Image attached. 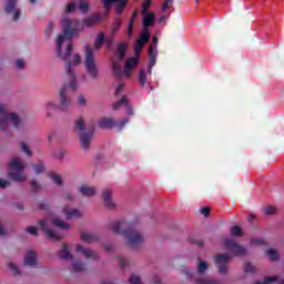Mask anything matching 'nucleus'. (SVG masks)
Returning <instances> with one entry per match:
<instances>
[{"label":"nucleus","mask_w":284,"mask_h":284,"mask_svg":"<svg viewBox=\"0 0 284 284\" xmlns=\"http://www.w3.org/2000/svg\"><path fill=\"white\" fill-rule=\"evenodd\" d=\"M244 272L246 274H254V272H256V268L254 267V265H252V263L246 262L244 265Z\"/></svg>","instance_id":"nucleus-41"},{"label":"nucleus","mask_w":284,"mask_h":284,"mask_svg":"<svg viewBox=\"0 0 284 284\" xmlns=\"http://www.w3.org/2000/svg\"><path fill=\"white\" fill-rule=\"evenodd\" d=\"M30 185H31L34 194H37V192H39V190H41V185L39 183H37V180L31 181Z\"/></svg>","instance_id":"nucleus-47"},{"label":"nucleus","mask_w":284,"mask_h":284,"mask_svg":"<svg viewBox=\"0 0 284 284\" xmlns=\"http://www.w3.org/2000/svg\"><path fill=\"white\" fill-rule=\"evenodd\" d=\"M0 187L1 190H6V187H10V181L0 179Z\"/></svg>","instance_id":"nucleus-56"},{"label":"nucleus","mask_w":284,"mask_h":284,"mask_svg":"<svg viewBox=\"0 0 284 284\" xmlns=\"http://www.w3.org/2000/svg\"><path fill=\"white\" fill-rule=\"evenodd\" d=\"M79 63H81V55L75 54L73 57V65H79Z\"/></svg>","instance_id":"nucleus-61"},{"label":"nucleus","mask_w":284,"mask_h":284,"mask_svg":"<svg viewBox=\"0 0 284 284\" xmlns=\"http://www.w3.org/2000/svg\"><path fill=\"white\" fill-rule=\"evenodd\" d=\"M159 43V38L153 37V43L149 47V73L152 72V68L156 65V57H159V51L156 45Z\"/></svg>","instance_id":"nucleus-11"},{"label":"nucleus","mask_w":284,"mask_h":284,"mask_svg":"<svg viewBox=\"0 0 284 284\" xmlns=\"http://www.w3.org/2000/svg\"><path fill=\"white\" fill-rule=\"evenodd\" d=\"M136 17H139V12L138 11H133L132 13V18L129 22V26H128V34L129 37H132V32L134 30V19H136Z\"/></svg>","instance_id":"nucleus-28"},{"label":"nucleus","mask_w":284,"mask_h":284,"mask_svg":"<svg viewBox=\"0 0 284 284\" xmlns=\"http://www.w3.org/2000/svg\"><path fill=\"white\" fill-rule=\"evenodd\" d=\"M53 225H55L57 227H60V230H70V225L64 223L61 220H53Z\"/></svg>","instance_id":"nucleus-39"},{"label":"nucleus","mask_w":284,"mask_h":284,"mask_svg":"<svg viewBox=\"0 0 284 284\" xmlns=\"http://www.w3.org/2000/svg\"><path fill=\"white\" fill-rule=\"evenodd\" d=\"M68 89L65 87H62L59 93V99H60V105L54 103V102H49L47 104V111H48V116H50L51 110H68L70 105H72V102L68 97H65V92Z\"/></svg>","instance_id":"nucleus-7"},{"label":"nucleus","mask_w":284,"mask_h":284,"mask_svg":"<svg viewBox=\"0 0 284 284\" xmlns=\"http://www.w3.org/2000/svg\"><path fill=\"white\" fill-rule=\"evenodd\" d=\"M58 256L62 258V261H72V258H74L72 253H70V246H68V244H62V250L59 252Z\"/></svg>","instance_id":"nucleus-21"},{"label":"nucleus","mask_w":284,"mask_h":284,"mask_svg":"<svg viewBox=\"0 0 284 284\" xmlns=\"http://www.w3.org/2000/svg\"><path fill=\"white\" fill-rule=\"evenodd\" d=\"M74 132H79L80 145L84 152L90 150L92 145V139H94V130L85 131V121L83 118H80L75 121Z\"/></svg>","instance_id":"nucleus-3"},{"label":"nucleus","mask_w":284,"mask_h":284,"mask_svg":"<svg viewBox=\"0 0 284 284\" xmlns=\"http://www.w3.org/2000/svg\"><path fill=\"white\" fill-rule=\"evenodd\" d=\"M26 170V166L19 158H14L10 163H9V173L8 176L11 179V181H14L17 183H21V181H26V175L21 174Z\"/></svg>","instance_id":"nucleus-6"},{"label":"nucleus","mask_w":284,"mask_h":284,"mask_svg":"<svg viewBox=\"0 0 284 284\" xmlns=\"http://www.w3.org/2000/svg\"><path fill=\"white\" fill-rule=\"evenodd\" d=\"M129 122L130 120L128 118L122 119L118 124L119 130H123V128H125V125H128Z\"/></svg>","instance_id":"nucleus-50"},{"label":"nucleus","mask_w":284,"mask_h":284,"mask_svg":"<svg viewBox=\"0 0 284 284\" xmlns=\"http://www.w3.org/2000/svg\"><path fill=\"white\" fill-rule=\"evenodd\" d=\"M102 197L104 205L109 207V210H113L114 207V202H112V191L106 189L102 192Z\"/></svg>","instance_id":"nucleus-20"},{"label":"nucleus","mask_w":284,"mask_h":284,"mask_svg":"<svg viewBox=\"0 0 284 284\" xmlns=\"http://www.w3.org/2000/svg\"><path fill=\"white\" fill-rule=\"evenodd\" d=\"M21 149L22 152H24V154H27L28 156H30V154H32V151H30V148L26 145V143H21Z\"/></svg>","instance_id":"nucleus-54"},{"label":"nucleus","mask_w":284,"mask_h":284,"mask_svg":"<svg viewBox=\"0 0 284 284\" xmlns=\"http://www.w3.org/2000/svg\"><path fill=\"white\" fill-rule=\"evenodd\" d=\"M118 261H119L120 267H122V270L130 265V261H128V258H125V257H118Z\"/></svg>","instance_id":"nucleus-46"},{"label":"nucleus","mask_w":284,"mask_h":284,"mask_svg":"<svg viewBox=\"0 0 284 284\" xmlns=\"http://www.w3.org/2000/svg\"><path fill=\"white\" fill-rule=\"evenodd\" d=\"M75 10H77V3L70 2V3L67 6L65 12H74Z\"/></svg>","instance_id":"nucleus-52"},{"label":"nucleus","mask_w":284,"mask_h":284,"mask_svg":"<svg viewBox=\"0 0 284 284\" xmlns=\"http://www.w3.org/2000/svg\"><path fill=\"white\" fill-rule=\"evenodd\" d=\"M276 281H278L277 276L265 277L263 282H255L254 284H270V283H276Z\"/></svg>","instance_id":"nucleus-42"},{"label":"nucleus","mask_w":284,"mask_h":284,"mask_svg":"<svg viewBox=\"0 0 284 284\" xmlns=\"http://www.w3.org/2000/svg\"><path fill=\"white\" fill-rule=\"evenodd\" d=\"M105 43V33L100 32L95 39L94 50H101V47Z\"/></svg>","instance_id":"nucleus-27"},{"label":"nucleus","mask_w":284,"mask_h":284,"mask_svg":"<svg viewBox=\"0 0 284 284\" xmlns=\"http://www.w3.org/2000/svg\"><path fill=\"white\" fill-rule=\"evenodd\" d=\"M50 205L47 202H41L38 206V210L47 211Z\"/></svg>","instance_id":"nucleus-58"},{"label":"nucleus","mask_w":284,"mask_h":284,"mask_svg":"<svg viewBox=\"0 0 284 284\" xmlns=\"http://www.w3.org/2000/svg\"><path fill=\"white\" fill-rule=\"evenodd\" d=\"M55 159H63L65 156V150H60L54 154Z\"/></svg>","instance_id":"nucleus-60"},{"label":"nucleus","mask_w":284,"mask_h":284,"mask_svg":"<svg viewBox=\"0 0 284 284\" xmlns=\"http://www.w3.org/2000/svg\"><path fill=\"white\" fill-rule=\"evenodd\" d=\"M109 230H111L113 234L123 236L131 250H139L145 241L143 234H141L139 230L132 227V223L123 220L111 222L109 224Z\"/></svg>","instance_id":"nucleus-2"},{"label":"nucleus","mask_w":284,"mask_h":284,"mask_svg":"<svg viewBox=\"0 0 284 284\" xmlns=\"http://www.w3.org/2000/svg\"><path fill=\"white\" fill-rule=\"evenodd\" d=\"M121 19L116 18L114 21H113V26L111 28V33L112 34H116V32H119V30L121 29Z\"/></svg>","instance_id":"nucleus-36"},{"label":"nucleus","mask_w":284,"mask_h":284,"mask_svg":"<svg viewBox=\"0 0 284 284\" xmlns=\"http://www.w3.org/2000/svg\"><path fill=\"white\" fill-rule=\"evenodd\" d=\"M116 0H102V3L106 10H110L112 8V3H114Z\"/></svg>","instance_id":"nucleus-51"},{"label":"nucleus","mask_w":284,"mask_h":284,"mask_svg":"<svg viewBox=\"0 0 284 284\" xmlns=\"http://www.w3.org/2000/svg\"><path fill=\"white\" fill-rule=\"evenodd\" d=\"M84 70L91 79H99V65L97 64V58H94V49L90 45H85Z\"/></svg>","instance_id":"nucleus-4"},{"label":"nucleus","mask_w":284,"mask_h":284,"mask_svg":"<svg viewBox=\"0 0 284 284\" xmlns=\"http://www.w3.org/2000/svg\"><path fill=\"white\" fill-rule=\"evenodd\" d=\"M125 50H128V44L120 43L118 45V54H119L120 61H123L125 59Z\"/></svg>","instance_id":"nucleus-30"},{"label":"nucleus","mask_w":284,"mask_h":284,"mask_svg":"<svg viewBox=\"0 0 284 284\" xmlns=\"http://www.w3.org/2000/svg\"><path fill=\"white\" fill-rule=\"evenodd\" d=\"M231 236H237L241 237L243 236V229L241 226L235 225L231 229Z\"/></svg>","instance_id":"nucleus-35"},{"label":"nucleus","mask_w":284,"mask_h":284,"mask_svg":"<svg viewBox=\"0 0 284 284\" xmlns=\"http://www.w3.org/2000/svg\"><path fill=\"white\" fill-rule=\"evenodd\" d=\"M123 105H128V97L123 95L122 99L113 104V110H121Z\"/></svg>","instance_id":"nucleus-32"},{"label":"nucleus","mask_w":284,"mask_h":284,"mask_svg":"<svg viewBox=\"0 0 284 284\" xmlns=\"http://www.w3.org/2000/svg\"><path fill=\"white\" fill-rule=\"evenodd\" d=\"M129 283H131V284H141V277L139 275H132L129 278Z\"/></svg>","instance_id":"nucleus-48"},{"label":"nucleus","mask_w":284,"mask_h":284,"mask_svg":"<svg viewBox=\"0 0 284 284\" xmlns=\"http://www.w3.org/2000/svg\"><path fill=\"white\" fill-rule=\"evenodd\" d=\"M72 270H73V272H84L85 263H83L81 261H74V262H72Z\"/></svg>","instance_id":"nucleus-29"},{"label":"nucleus","mask_w":284,"mask_h":284,"mask_svg":"<svg viewBox=\"0 0 284 284\" xmlns=\"http://www.w3.org/2000/svg\"><path fill=\"white\" fill-rule=\"evenodd\" d=\"M150 6H152V0H145L142 3V14H146L148 10H150Z\"/></svg>","instance_id":"nucleus-43"},{"label":"nucleus","mask_w":284,"mask_h":284,"mask_svg":"<svg viewBox=\"0 0 284 284\" xmlns=\"http://www.w3.org/2000/svg\"><path fill=\"white\" fill-rule=\"evenodd\" d=\"M50 179H52V181H53L57 185H63V179L61 178V175L55 174V173H51V174H50Z\"/></svg>","instance_id":"nucleus-40"},{"label":"nucleus","mask_w":284,"mask_h":284,"mask_svg":"<svg viewBox=\"0 0 284 284\" xmlns=\"http://www.w3.org/2000/svg\"><path fill=\"white\" fill-rule=\"evenodd\" d=\"M39 225L42 229V232H44L45 236L49 239V241H61V239L65 236L61 232L49 229L44 220H40Z\"/></svg>","instance_id":"nucleus-10"},{"label":"nucleus","mask_w":284,"mask_h":284,"mask_svg":"<svg viewBox=\"0 0 284 284\" xmlns=\"http://www.w3.org/2000/svg\"><path fill=\"white\" fill-rule=\"evenodd\" d=\"M101 21L100 14H92L82 20V28H92V26H97Z\"/></svg>","instance_id":"nucleus-18"},{"label":"nucleus","mask_w":284,"mask_h":284,"mask_svg":"<svg viewBox=\"0 0 284 284\" xmlns=\"http://www.w3.org/2000/svg\"><path fill=\"white\" fill-rule=\"evenodd\" d=\"M225 247L229 250V252H231V254H233V256H245L247 253L245 247L239 245V243L234 242L233 240H226Z\"/></svg>","instance_id":"nucleus-12"},{"label":"nucleus","mask_w":284,"mask_h":284,"mask_svg":"<svg viewBox=\"0 0 284 284\" xmlns=\"http://www.w3.org/2000/svg\"><path fill=\"white\" fill-rule=\"evenodd\" d=\"M205 272H207V263L200 260L197 264V273L205 274Z\"/></svg>","instance_id":"nucleus-38"},{"label":"nucleus","mask_w":284,"mask_h":284,"mask_svg":"<svg viewBox=\"0 0 284 284\" xmlns=\"http://www.w3.org/2000/svg\"><path fill=\"white\" fill-rule=\"evenodd\" d=\"M154 21H156V16L154 14V12L143 14L142 26L144 30L152 28V26H154Z\"/></svg>","instance_id":"nucleus-19"},{"label":"nucleus","mask_w":284,"mask_h":284,"mask_svg":"<svg viewBox=\"0 0 284 284\" xmlns=\"http://www.w3.org/2000/svg\"><path fill=\"white\" fill-rule=\"evenodd\" d=\"M78 103H79V105H85L88 103V101L85 100V98L83 95H80L78 98Z\"/></svg>","instance_id":"nucleus-62"},{"label":"nucleus","mask_w":284,"mask_h":284,"mask_svg":"<svg viewBox=\"0 0 284 284\" xmlns=\"http://www.w3.org/2000/svg\"><path fill=\"white\" fill-rule=\"evenodd\" d=\"M115 13L123 14L125 6H128V0H116L115 2Z\"/></svg>","instance_id":"nucleus-26"},{"label":"nucleus","mask_w":284,"mask_h":284,"mask_svg":"<svg viewBox=\"0 0 284 284\" xmlns=\"http://www.w3.org/2000/svg\"><path fill=\"white\" fill-rule=\"evenodd\" d=\"M77 252H81V254L84 256V258L97 261L99 258V254L97 251H92L90 248H85L82 245L77 246Z\"/></svg>","instance_id":"nucleus-17"},{"label":"nucleus","mask_w":284,"mask_h":284,"mask_svg":"<svg viewBox=\"0 0 284 284\" xmlns=\"http://www.w3.org/2000/svg\"><path fill=\"white\" fill-rule=\"evenodd\" d=\"M150 41V29H143L135 43V52H141L145 48V43Z\"/></svg>","instance_id":"nucleus-13"},{"label":"nucleus","mask_w":284,"mask_h":284,"mask_svg":"<svg viewBox=\"0 0 284 284\" xmlns=\"http://www.w3.org/2000/svg\"><path fill=\"white\" fill-rule=\"evenodd\" d=\"M263 212L266 216H272L276 212V206H266L263 209Z\"/></svg>","instance_id":"nucleus-45"},{"label":"nucleus","mask_w":284,"mask_h":284,"mask_svg":"<svg viewBox=\"0 0 284 284\" xmlns=\"http://www.w3.org/2000/svg\"><path fill=\"white\" fill-rule=\"evenodd\" d=\"M10 268L13 271V276H18V274H21V271L17 266L10 264Z\"/></svg>","instance_id":"nucleus-63"},{"label":"nucleus","mask_w":284,"mask_h":284,"mask_svg":"<svg viewBox=\"0 0 284 284\" xmlns=\"http://www.w3.org/2000/svg\"><path fill=\"white\" fill-rule=\"evenodd\" d=\"M4 12L12 16V21L21 19V9L17 8V0H7Z\"/></svg>","instance_id":"nucleus-9"},{"label":"nucleus","mask_w":284,"mask_h":284,"mask_svg":"<svg viewBox=\"0 0 284 284\" xmlns=\"http://www.w3.org/2000/svg\"><path fill=\"white\" fill-rule=\"evenodd\" d=\"M81 239L83 243H97L99 241L100 236L97 233H82Z\"/></svg>","instance_id":"nucleus-23"},{"label":"nucleus","mask_w":284,"mask_h":284,"mask_svg":"<svg viewBox=\"0 0 284 284\" xmlns=\"http://www.w3.org/2000/svg\"><path fill=\"white\" fill-rule=\"evenodd\" d=\"M104 43H106L108 48H112V43H114V37L104 38Z\"/></svg>","instance_id":"nucleus-55"},{"label":"nucleus","mask_w":284,"mask_h":284,"mask_svg":"<svg viewBox=\"0 0 284 284\" xmlns=\"http://www.w3.org/2000/svg\"><path fill=\"white\" fill-rule=\"evenodd\" d=\"M16 65H17L18 70H23V68H26V62H23V60L19 59V60H17Z\"/></svg>","instance_id":"nucleus-57"},{"label":"nucleus","mask_w":284,"mask_h":284,"mask_svg":"<svg viewBox=\"0 0 284 284\" xmlns=\"http://www.w3.org/2000/svg\"><path fill=\"white\" fill-rule=\"evenodd\" d=\"M139 63V57L130 58L124 65V75L126 79L132 77V69Z\"/></svg>","instance_id":"nucleus-16"},{"label":"nucleus","mask_w":284,"mask_h":284,"mask_svg":"<svg viewBox=\"0 0 284 284\" xmlns=\"http://www.w3.org/2000/svg\"><path fill=\"white\" fill-rule=\"evenodd\" d=\"M123 88H125V84L120 83L118 88L115 89V97H119L121 92H123Z\"/></svg>","instance_id":"nucleus-59"},{"label":"nucleus","mask_w":284,"mask_h":284,"mask_svg":"<svg viewBox=\"0 0 284 284\" xmlns=\"http://www.w3.org/2000/svg\"><path fill=\"white\" fill-rule=\"evenodd\" d=\"M80 194H82V196H94V194H97V187L94 186H88V185H83L79 189Z\"/></svg>","instance_id":"nucleus-24"},{"label":"nucleus","mask_w":284,"mask_h":284,"mask_svg":"<svg viewBox=\"0 0 284 284\" xmlns=\"http://www.w3.org/2000/svg\"><path fill=\"white\" fill-rule=\"evenodd\" d=\"M79 10L82 14H88V12H90V3L85 0L80 1Z\"/></svg>","instance_id":"nucleus-31"},{"label":"nucleus","mask_w":284,"mask_h":284,"mask_svg":"<svg viewBox=\"0 0 284 284\" xmlns=\"http://www.w3.org/2000/svg\"><path fill=\"white\" fill-rule=\"evenodd\" d=\"M10 123H12L13 128H19L21 119L17 113L8 112V108L4 104H0V129L8 130Z\"/></svg>","instance_id":"nucleus-5"},{"label":"nucleus","mask_w":284,"mask_h":284,"mask_svg":"<svg viewBox=\"0 0 284 284\" xmlns=\"http://www.w3.org/2000/svg\"><path fill=\"white\" fill-rule=\"evenodd\" d=\"M266 256H268L270 261H278V251L268 248L266 250Z\"/></svg>","instance_id":"nucleus-34"},{"label":"nucleus","mask_w":284,"mask_h":284,"mask_svg":"<svg viewBox=\"0 0 284 284\" xmlns=\"http://www.w3.org/2000/svg\"><path fill=\"white\" fill-rule=\"evenodd\" d=\"M201 213L203 214V216H207L210 214V207L205 206L201 210Z\"/></svg>","instance_id":"nucleus-64"},{"label":"nucleus","mask_w":284,"mask_h":284,"mask_svg":"<svg viewBox=\"0 0 284 284\" xmlns=\"http://www.w3.org/2000/svg\"><path fill=\"white\" fill-rule=\"evenodd\" d=\"M98 125L102 130H112L113 128H116L118 124L114 119L104 116L99 120Z\"/></svg>","instance_id":"nucleus-15"},{"label":"nucleus","mask_w":284,"mask_h":284,"mask_svg":"<svg viewBox=\"0 0 284 284\" xmlns=\"http://www.w3.org/2000/svg\"><path fill=\"white\" fill-rule=\"evenodd\" d=\"M26 232H28V233L31 234L32 236H37L38 229H37L36 226H27V227H26Z\"/></svg>","instance_id":"nucleus-49"},{"label":"nucleus","mask_w":284,"mask_h":284,"mask_svg":"<svg viewBox=\"0 0 284 284\" xmlns=\"http://www.w3.org/2000/svg\"><path fill=\"white\" fill-rule=\"evenodd\" d=\"M113 74L116 77V79H121V77H123V70L118 62H113Z\"/></svg>","instance_id":"nucleus-33"},{"label":"nucleus","mask_w":284,"mask_h":284,"mask_svg":"<svg viewBox=\"0 0 284 284\" xmlns=\"http://www.w3.org/2000/svg\"><path fill=\"white\" fill-rule=\"evenodd\" d=\"M24 265H30L31 267L37 265V253L29 251L24 256Z\"/></svg>","instance_id":"nucleus-25"},{"label":"nucleus","mask_w":284,"mask_h":284,"mask_svg":"<svg viewBox=\"0 0 284 284\" xmlns=\"http://www.w3.org/2000/svg\"><path fill=\"white\" fill-rule=\"evenodd\" d=\"M33 170H34L36 174H41L42 172L45 171V166L40 162V163L33 165Z\"/></svg>","instance_id":"nucleus-44"},{"label":"nucleus","mask_w":284,"mask_h":284,"mask_svg":"<svg viewBox=\"0 0 284 284\" xmlns=\"http://www.w3.org/2000/svg\"><path fill=\"white\" fill-rule=\"evenodd\" d=\"M230 261H232V256L227 254H220L215 257L214 262L219 270V274H227V270H230Z\"/></svg>","instance_id":"nucleus-8"},{"label":"nucleus","mask_w":284,"mask_h":284,"mask_svg":"<svg viewBox=\"0 0 284 284\" xmlns=\"http://www.w3.org/2000/svg\"><path fill=\"white\" fill-rule=\"evenodd\" d=\"M63 214H65L68 221H70V219H79V216H81L79 209L64 207Z\"/></svg>","instance_id":"nucleus-22"},{"label":"nucleus","mask_w":284,"mask_h":284,"mask_svg":"<svg viewBox=\"0 0 284 284\" xmlns=\"http://www.w3.org/2000/svg\"><path fill=\"white\" fill-rule=\"evenodd\" d=\"M149 70H150V64L148 65L146 70L141 69L139 71L138 81H139L141 88H145L146 85H150V80L148 79V77H152V69H151V72Z\"/></svg>","instance_id":"nucleus-14"},{"label":"nucleus","mask_w":284,"mask_h":284,"mask_svg":"<svg viewBox=\"0 0 284 284\" xmlns=\"http://www.w3.org/2000/svg\"><path fill=\"white\" fill-rule=\"evenodd\" d=\"M81 30L73 28L72 20L67 18L62 20V34L58 36L57 40V53L60 59L67 62L65 72L70 77V88L77 91L79 84L77 83V75L72 71V62H70V57H72V37H77Z\"/></svg>","instance_id":"nucleus-1"},{"label":"nucleus","mask_w":284,"mask_h":284,"mask_svg":"<svg viewBox=\"0 0 284 284\" xmlns=\"http://www.w3.org/2000/svg\"><path fill=\"white\" fill-rule=\"evenodd\" d=\"M197 284H221L219 280H210V278H197Z\"/></svg>","instance_id":"nucleus-37"},{"label":"nucleus","mask_w":284,"mask_h":284,"mask_svg":"<svg viewBox=\"0 0 284 284\" xmlns=\"http://www.w3.org/2000/svg\"><path fill=\"white\" fill-rule=\"evenodd\" d=\"M52 30H54V23L49 22L48 28L45 30V37H50V34H52Z\"/></svg>","instance_id":"nucleus-53"}]
</instances>
